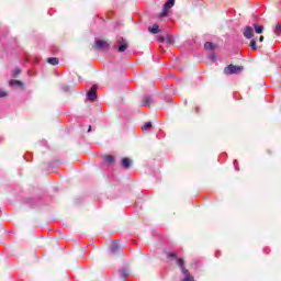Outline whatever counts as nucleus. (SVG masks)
<instances>
[{
  "label": "nucleus",
  "mask_w": 281,
  "mask_h": 281,
  "mask_svg": "<svg viewBox=\"0 0 281 281\" xmlns=\"http://www.w3.org/2000/svg\"><path fill=\"white\" fill-rule=\"evenodd\" d=\"M47 64L53 65V67H56V65H58V58L49 57V58H47Z\"/></svg>",
  "instance_id": "f8f14e48"
},
{
  "label": "nucleus",
  "mask_w": 281,
  "mask_h": 281,
  "mask_svg": "<svg viewBox=\"0 0 281 281\" xmlns=\"http://www.w3.org/2000/svg\"><path fill=\"white\" fill-rule=\"evenodd\" d=\"M10 87H19V89H23V87H25V83H23V81L21 80H16V79H12L9 82Z\"/></svg>",
  "instance_id": "9d476101"
},
{
  "label": "nucleus",
  "mask_w": 281,
  "mask_h": 281,
  "mask_svg": "<svg viewBox=\"0 0 281 281\" xmlns=\"http://www.w3.org/2000/svg\"><path fill=\"white\" fill-rule=\"evenodd\" d=\"M116 43L119 44L117 52L120 54H124L128 49V42L124 37H117Z\"/></svg>",
  "instance_id": "7ed1b4c3"
},
{
  "label": "nucleus",
  "mask_w": 281,
  "mask_h": 281,
  "mask_svg": "<svg viewBox=\"0 0 281 281\" xmlns=\"http://www.w3.org/2000/svg\"><path fill=\"white\" fill-rule=\"evenodd\" d=\"M167 258H177V254H175V252H167Z\"/></svg>",
  "instance_id": "412c9836"
},
{
  "label": "nucleus",
  "mask_w": 281,
  "mask_h": 281,
  "mask_svg": "<svg viewBox=\"0 0 281 281\" xmlns=\"http://www.w3.org/2000/svg\"><path fill=\"white\" fill-rule=\"evenodd\" d=\"M262 41H265V36L261 35V36L259 37V42L262 43Z\"/></svg>",
  "instance_id": "393cba45"
},
{
  "label": "nucleus",
  "mask_w": 281,
  "mask_h": 281,
  "mask_svg": "<svg viewBox=\"0 0 281 281\" xmlns=\"http://www.w3.org/2000/svg\"><path fill=\"white\" fill-rule=\"evenodd\" d=\"M244 36L245 38H254V29L251 26H245Z\"/></svg>",
  "instance_id": "6e6552de"
},
{
  "label": "nucleus",
  "mask_w": 281,
  "mask_h": 281,
  "mask_svg": "<svg viewBox=\"0 0 281 281\" xmlns=\"http://www.w3.org/2000/svg\"><path fill=\"white\" fill-rule=\"evenodd\" d=\"M274 34L277 36H280V34H281V24L280 23H277L276 29H274Z\"/></svg>",
  "instance_id": "f3484780"
},
{
  "label": "nucleus",
  "mask_w": 281,
  "mask_h": 281,
  "mask_svg": "<svg viewBox=\"0 0 281 281\" xmlns=\"http://www.w3.org/2000/svg\"><path fill=\"white\" fill-rule=\"evenodd\" d=\"M122 278H124V280H126V278H128V271L123 270L122 271Z\"/></svg>",
  "instance_id": "4be33fe9"
},
{
  "label": "nucleus",
  "mask_w": 281,
  "mask_h": 281,
  "mask_svg": "<svg viewBox=\"0 0 281 281\" xmlns=\"http://www.w3.org/2000/svg\"><path fill=\"white\" fill-rule=\"evenodd\" d=\"M87 98L90 102H95L98 100V86H92L87 92Z\"/></svg>",
  "instance_id": "39448f33"
},
{
  "label": "nucleus",
  "mask_w": 281,
  "mask_h": 281,
  "mask_svg": "<svg viewBox=\"0 0 281 281\" xmlns=\"http://www.w3.org/2000/svg\"><path fill=\"white\" fill-rule=\"evenodd\" d=\"M176 265H178V267L181 269L184 276V278L181 281H196L194 280V277L190 274V270L186 268V260H183V258H177Z\"/></svg>",
  "instance_id": "f257e3e1"
},
{
  "label": "nucleus",
  "mask_w": 281,
  "mask_h": 281,
  "mask_svg": "<svg viewBox=\"0 0 281 281\" xmlns=\"http://www.w3.org/2000/svg\"><path fill=\"white\" fill-rule=\"evenodd\" d=\"M249 47H251V49H258V46L256 45V40L250 41Z\"/></svg>",
  "instance_id": "aec40b11"
},
{
  "label": "nucleus",
  "mask_w": 281,
  "mask_h": 281,
  "mask_svg": "<svg viewBox=\"0 0 281 281\" xmlns=\"http://www.w3.org/2000/svg\"><path fill=\"white\" fill-rule=\"evenodd\" d=\"M204 48H205V49H214V43H212V42H206V43L204 44Z\"/></svg>",
  "instance_id": "6ab92c4d"
},
{
  "label": "nucleus",
  "mask_w": 281,
  "mask_h": 281,
  "mask_svg": "<svg viewBox=\"0 0 281 281\" xmlns=\"http://www.w3.org/2000/svg\"><path fill=\"white\" fill-rule=\"evenodd\" d=\"M104 161H106V164H113L115 161V158L111 155L109 156H104Z\"/></svg>",
  "instance_id": "dca6fc26"
},
{
  "label": "nucleus",
  "mask_w": 281,
  "mask_h": 281,
  "mask_svg": "<svg viewBox=\"0 0 281 281\" xmlns=\"http://www.w3.org/2000/svg\"><path fill=\"white\" fill-rule=\"evenodd\" d=\"M21 76V68H14L13 69V78H19Z\"/></svg>",
  "instance_id": "a211bd4d"
},
{
  "label": "nucleus",
  "mask_w": 281,
  "mask_h": 281,
  "mask_svg": "<svg viewBox=\"0 0 281 281\" xmlns=\"http://www.w3.org/2000/svg\"><path fill=\"white\" fill-rule=\"evenodd\" d=\"M151 102H153V98H150V95H145L143 98V103L140 104V106H150Z\"/></svg>",
  "instance_id": "9b49d317"
},
{
  "label": "nucleus",
  "mask_w": 281,
  "mask_h": 281,
  "mask_svg": "<svg viewBox=\"0 0 281 281\" xmlns=\"http://www.w3.org/2000/svg\"><path fill=\"white\" fill-rule=\"evenodd\" d=\"M158 41H159V43H164L166 41V38H164V36H160V37H158Z\"/></svg>",
  "instance_id": "b1692460"
},
{
  "label": "nucleus",
  "mask_w": 281,
  "mask_h": 281,
  "mask_svg": "<svg viewBox=\"0 0 281 281\" xmlns=\"http://www.w3.org/2000/svg\"><path fill=\"white\" fill-rule=\"evenodd\" d=\"M243 66L228 65L224 68L225 76L238 75L243 72Z\"/></svg>",
  "instance_id": "f03ea898"
},
{
  "label": "nucleus",
  "mask_w": 281,
  "mask_h": 281,
  "mask_svg": "<svg viewBox=\"0 0 281 281\" xmlns=\"http://www.w3.org/2000/svg\"><path fill=\"white\" fill-rule=\"evenodd\" d=\"M148 128H153L151 122H147L142 125V131H148Z\"/></svg>",
  "instance_id": "2eb2a0df"
},
{
  "label": "nucleus",
  "mask_w": 281,
  "mask_h": 281,
  "mask_svg": "<svg viewBox=\"0 0 281 281\" xmlns=\"http://www.w3.org/2000/svg\"><path fill=\"white\" fill-rule=\"evenodd\" d=\"M256 34H262L265 32V26H260L258 24H254Z\"/></svg>",
  "instance_id": "ddd939ff"
},
{
  "label": "nucleus",
  "mask_w": 281,
  "mask_h": 281,
  "mask_svg": "<svg viewBox=\"0 0 281 281\" xmlns=\"http://www.w3.org/2000/svg\"><path fill=\"white\" fill-rule=\"evenodd\" d=\"M123 249L122 246L117 245V243H113L111 245V256H113V258H117V256H122L123 254Z\"/></svg>",
  "instance_id": "423d86ee"
},
{
  "label": "nucleus",
  "mask_w": 281,
  "mask_h": 281,
  "mask_svg": "<svg viewBox=\"0 0 281 281\" xmlns=\"http://www.w3.org/2000/svg\"><path fill=\"white\" fill-rule=\"evenodd\" d=\"M111 47V44L104 40H99L94 43L93 48L104 52Z\"/></svg>",
  "instance_id": "20e7f679"
},
{
  "label": "nucleus",
  "mask_w": 281,
  "mask_h": 281,
  "mask_svg": "<svg viewBox=\"0 0 281 281\" xmlns=\"http://www.w3.org/2000/svg\"><path fill=\"white\" fill-rule=\"evenodd\" d=\"M175 5V0H167V2L162 7V11L160 13V16L164 19V16H168V12L170 11V8Z\"/></svg>",
  "instance_id": "0eeeda50"
},
{
  "label": "nucleus",
  "mask_w": 281,
  "mask_h": 281,
  "mask_svg": "<svg viewBox=\"0 0 281 281\" xmlns=\"http://www.w3.org/2000/svg\"><path fill=\"white\" fill-rule=\"evenodd\" d=\"M88 133H91V125L88 126Z\"/></svg>",
  "instance_id": "a878e982"
},
{
  "label": "nucleus",
  "mask_w": 281,
  "mask_h": 281,
  "mask_svg": "<svg viewBox=\"0 0 281 281\" xmlns=\"http://www.w3.org/2000/svg\"><path fill=\"white\" fill-rule=\"evenodd\" d=\"M133 164V160H131L130 158H122L121 160V165H122V168H124L125 170H128V168H131Z\"/></svg>",
  "instance_id": "1a4fd4ad"
},
{
  "label": "nucleus",
  "mask_w": 281,
  "mask_h": 281,
  "mask_svg": "<svg viewBox=\"0 0 281 281\" xmlns=\"http://www.w3.org/2000/svg\"><path fill=\"white\" fill-rule=\"evenodd\" d=\"M151 34H159V25L154 24L153 27L149 30Z\"/></svg>",
  "instance_id": "4468645a"
},
{
  "label": "nucleus",
  "mask_w": 281,
  "mask_h": 281,
  "mask_svg": "<svg viewBox=\"0 0 281 281\" xmlns=\"http://www.w3.org/2000/svg\"><path fill=\"white\" fill-rule=\"evenodd\" d=\"M5 95H8V94L5 93V91H1V90H0V98H5Z\"/></svg>",
  "instance_id": "5701e85b"
}]
</instances>
